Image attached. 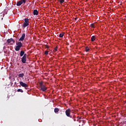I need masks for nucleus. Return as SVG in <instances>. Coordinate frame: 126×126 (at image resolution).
<instances>
[{"instance_id":"20","label":"nucleus","mask_w":126,"mask_h":126,"mask_svg":"<svg viewBox=\"0 0 126 126\" xmlns=\"http://www.w3.org/2000/svg\"><path fill=\"white\" fill-rule=\"evenodd\" d=\"M91 27H92V28H95V25H94V24H91Z\"/></svg>"},{"instance_id":"6","label":"nucleus","mask_w":126,"mask_h":126,"mask_svg":"<svg viewBox=\"0 0 126 126\" xmlns=\"http://www.w3.org/2000/svg\"><path fill=\"white\" fill-rule=\"evenodd\" d=\"M27 59V54H25L23 57L21 58V62L23 63H26V60Z\"/></svg>"},{"instance_id":"10","label":"nucleus","mask_w":126,"mask_h":126,"mask_svg":"<svg viewBox=\"0 0 126 126\" xmlns=\"http://www.w3.org/2000/svg\"><path fill=\"white\" fill-rule=\"evenodd\" d=\"M24 55H25V52H24V51H23V50L21 51V52L20 53V57H23V56H24Z\"/></svg>"},{"instance_id":"7","label":"nucleus","mask_w":126,"mask_h":126,"mask_svg":"<svg viewBox=\"0 0 126 126\" xmlns=\"http://www.w3.org/2000/svg\"><path fill=\"white\" fill-rule=\"evenodd\" d=\"M24 39H25V33H23L21 38H19V41H24Z\"/></svg>"},{"instance_id":"4","label":"nucleus","mask_w":126,"mask_h":126,"mask_svg":"<svg viewBox=\"0 0 126 126\" xmlns=\"http://www.w3.org/2000/svg\"><path fill=\"white\" fill-rule=\"evenodd\" d=\"M25 22L23 25V27L25 28V27H27V26H29V19L28 18L25 19Z\"/></svg>"},{"instance_id":"8","label":"nucleus","mask_w":126,"mask_h":126,"mask_svg":"<svg viewBox=\"0 0 126 126\" xmlns=\"http://www.w3.org/2000/svg\"><path fill=\"white\" fill-rule=\"evenodd\" d=\"M11 42H13V43H15V40H14V39H13V38L8 39L7 40V42L8 44L11 43Z\"/></svg>"},{"instance_id":"26","label":"nucleus","mask_w":126,"mask_h":126,"mask_svg":"<svg viewBox=\"0 0 126 126\" xmlns=\"http://www.w3.org/2000/svg\"><path fill=\"white\" fill-rule=\"evenodd\" d=\"M76 19H77V18H75V20H76Z\"/></svg>"},{"instance_id":"1","label":"nucleus","mask_w":126,"mask_h":126,"mask_svg":"<svg viewBox=\"0 0 126 126\" xmlns=\"http://www.w3.org/2000/svg\"><path fill=\"white\" fill-rule=\"evenodd\" d=\"M16 45H17V46H15V50L17 52H18V51H20V48L22 47V46H23L22 44V43L20 41H18V42L16 41Z\"/></svg>"},{"instance_id":"24","label":"nucleus","mask_w":126,"mask_h":126,"mask_svg":"<svg viewBox=\"0 0 126 126\" xmlns=\"http://www.w3.org/2000/svg\"><path fill=\"white\" fill-rule=\"evenodd\" d=\"M46 48L47 49H49V46L46 45Z\"/></svg>"},{"instance_id":"23","label":"nucleus","mask_w":126,"mask_h":126,"mask_svg":"<svg viewBox=\"0 0 126 126\" xmlns=\"http://www.w3.org/2000/svg\"><path fill=\"white\" fill-rule=\"evenodd\" d=\"M77 122H79V123H81V120H79V119L77 120Z\"/></svg>"},{"instance_id":"13","label":"nucleus","mask_w":126,"mask_h":126,"mask_svg":"<svg viewBox=\"0 0 126 126\" xmlns=\"http://www.w3.org/2000/svg\"><path fill=\"white\" fill-rule=\"evenodd\" d=\"M95 40H96V38H95V35H93V36H92V37H91L92 42H94V41H95Z\"/></svg>"},{"instance_id":"12","label":"nucleus","mask_w":126,"mask_h":126,"mask_svg":"<svg viewBox=\"0 0 126 126\" xmlns=\"http://www.w3.org/2000/svg\"><path fill=\"white\" fill-rule=\"evenodd\" d=\"M21 4H22V1H21V0L20 1H19L17 2V4H16V5L17 6H20V5H21Z\"/></svg>"},{"instance_id":"27","label":"nucleus","mask_w":126,"mask_h":126,"mask_svg":"<svg viewBox=\"0 0 126 126\" xmlns=\"http://www.w3.org/2000/svg\"><path fill=\"white\" fill-rule=\"evenodd\" d=\"M80 119H81V118H79V120H80Z\"/></svg>"},{"instance_id":"11","label":"nucleus","mask_w":126,"mask_h":126,"mask_svg":"<svg viewBox=\"0 0 126 126\" xmlns=\"http://www.w3.org/2000/svg\"><path fill=\"white\" fill-rule=\"evenodd\" d=\"M39 14V12H38V10H33V15H38Z\"/></svg>"},{"instance_id":"3","label":"nucleus","mask_w":126,"mask_h":126,"mask_svg":"<svg viewBox=\"0 0 126 126\" xmlns=\"http://www.w3.org/2000/svg\"><path fill=\"white\" fill-rule=\"evenodd\" d=\"M19 83H20V85H21V86H22V87H24V88L25 89H26L27 90L29 89V86L26 83H23V82H22V81H20Z\"/></svg>"},{"instance_id":"5","label":"nucleus","mask_w":126,"mask_h":126,"mask_svg":"<svg viewBox=\"0 0 126 126\" xmlns=\"http://www.w3.org/2000/svg\"><path fill=\"white\" fill-rule=\"evenodd\" d=\"M70 113H71V110L70 108L66 110L65 112L66 116L69 118H71V116H70Z\"/></svg>"},{"instance_id":"16","label":"nucleus","mask_w":126,"mask_h":126,"mask_svg":"<svg viewBox=\"0 0 126 126\" xmlns=\"http://www.w3.org/2000/svg\"><path fill=\"white\" fill-rule=\"evenodd\" d=\"M59 1L60 3H63V2H64V0H59Z\"/></svg>"},{"instance_id":"2","label":"nucleus","mask_w":126,"mask_h":126,"mask_svg":"<svg viewBox=\"0 0 126 126\" xmlns=\"http://www.w3.org/2000/svg\"><path fill=\"white\" fill-rule=\"evenodd\" d=\"M39 87L40 88V90L45 92V91H47V87L43 84V82H40L39 83Z\"/></svg>"},{"instance_id":"21","label":"nucleus","mask_w":126,"mask_h":126,"mask_svg":"<svg viewBox=\"0 0 126 126\" xmlns=\"http://www.w3.org/2000/svg\"><path fill=\"white\" fill-rule=\"evenodd\" d=\"M57 51H58V46H56V47L54 48V52H57Z\"/></svg>"},{"instance_id":"25","label":"nucleus","mask_w":126,"mask_h":126,"mask_svg":"<svg viewBox=\"0 0 126 126\" xmlns=\"http://www.w3.org/2000/svg\"><path fill=\"white\" fill-rule=\"evenodd\" d=\"M74 122H76V120L75 119H74Z\"/></svg>"},{"instance_id":"22","label":"nucleus","mask_w":126,"mask_h":126,"mask_svg":"<svg viewBox=\"0 0 126 126\" xmlns=\"http://www.w3.org/2000/svg\"><path fill=\"white\" fill-rule=\"evenodd\" d=\"M21 1H22V3H25L26 2V0H21Z\"/></svg>"},{"instance_id":"19","label":"nucleus","mask_w":126,"mask_h":126,"mask_svg":"<svg viewBox=\"0 0 126 126\" xmlns=\"http://www.w3.org/2000/svg\"><path fill=\"white\" fill-rule=\"evenodd\" d=\"M90 51V49L89 48H88L87 47H86V52H89Z\"/></svg>"},{"instance_id":"15","label":"nucleus","mask_w":126,"mask_h":126,"mask_svg":"<svg viewBox=\"0 0 126 126\" xmlns=\"http://www.w3.org/2000/svg\"><path fill=\"white\" fill-rule=\"evenodd\" d=\"M17 92H21V93H23V91L21 89H19L17 90Z\"/></svg>"},{"instance_id":"14","label":"nucleus","mask_w":126,"mask_h":126,"mask_svg":"<svg viewBox=\"0 0 126 126\" xmlns=\"http://www.w3.org/2000/svg\"><path fill=\"white\" fill-rule=\"evenodd\" d=\"M59 111H60V109L58 108H55L54 109V112L56 113V114H57V113H59Z\"/></svg>"},{"instance_id":"17","label":"nucleus","mask_w":126,"mask_h":126,"mask_svg":"<svg viewBox=\"0 0 126 126\" xmlns=\"http://www.w3.org/2000/svg\"><path fill=\"white\" fill-rule=\"evenodd\" d=\"M63 35H64L63 33H60V35H59V37L60 38H63Z\"/></svg>"},{"instance_id":"18","label":"nucleus","mask_w":126,"mask_h":126,"mask_svg":"<svg viewBox=\"0 0 126 126\" xmlns=\"http://www.w3.org/2000/svg\"><path fill=\"white\" fill-rule=\"evenodd\" d=\"M44 55H46V56L48 55H49V51H45L44 52Z\"/></svg>"},{"instance_id":"9","label":"nucleus","mask_w":126,"mask_h":126,"mask_svg":"<svg viewBox=\"0 0 126 126\" xmlns=\"http://www.w3.org/2000/svg\"><path fill=\"white\" fill-rule=\"evenodd\" d=\"M18 77H19L20 78H23V79H24V78H23L24 77V73H22L19 74Z\"/></svg>"}]
</instances>
